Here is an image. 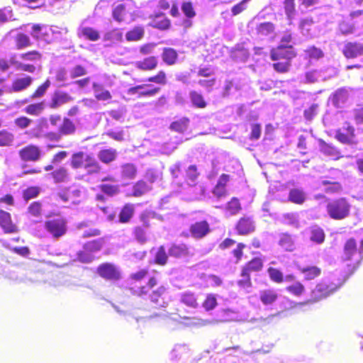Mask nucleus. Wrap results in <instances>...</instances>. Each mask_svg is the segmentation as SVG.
<instances>
[{
  "instance_id": "obj_1",
  "label": "nucleus",
  "mask_w": 363,
  "mask_h": 363,
  "mask_svg": "<svg viewBox=\"0 0 363 363\" xmlns=\"http://www.w3.org/2000/svg\"><path fill=\"white\" fill-rule=\"evenodd\" d=\"M157 284V279L155 277L149 278L147 286L138 288H130V291L132 294L145 298L148 295L150 301L157 307L165 308L168 303L167 301V289L164 286H161L155 290L150 291Z\"/></svg>"
},
{
  "instance_id": "obj_2",
  "label": "nucleus",
  "mask_w": 363,
  "mask_h": 363,
  "mask_svg": "<svg viewBox=\"0 0 363 363\" xmlns=\"http://www.w3.org/2000/svg\"><path fill=\"white\" fill-rule=\"evenodd\" d=\"M347 278L348 277H344L342 281L338 279L337 283L330 281L327 279H323L311 291V301L316 302L330 296L343 284Z\"/></svg>"
},
{
  "instance_id": "obj_3",
  "label": "nucleus",
  "mask_w": 363,
  "mask_h": 363,
  "mask_svg": "<svg viewBox=\"0 0 363 363\" xmlns=\"http://www.w3.org/2000/svg\"><path fill=\"white\" fill-rule=\"evenodd\" d=\"M350 207V203L345 198H339L328 202L326 210L331 218L342 220L349 216Z\"/></svg>"
},
{
  "instance_id": "obj_4",
  "label": "nucleus",
  "mask_w": 363,
  "mask_h": 363,
  "mask_svg": "<svg viewBox=\"0 0 363 363\" xmlns=\"http://www.w3.org/2000/svg\"><path fill=\"white\" fill-rule=\"evenodd\" d=\"M67 220L62 216H55L45 220L44 226L46 231L54 239H60L67 232Z\"/></svg>"
},
{
  "instance_id": "obj_5",
  "label": "nucleus",
  "mask_w": 363,
  "mask_h": 363,
  "mask_svg": "<svg viewBox=\"0 0 363 363\" xmlns=\"http://www.w3.org/2000/svg\"><path fill=\"white\" fill-rule=\"evenodd\" d=\"M292 42L291 34L285 33L281 40V43L277 50H273L271 52L272 60H277L279 58L291 59L296 56L294 48L289 45Z\"/></svg>"
},
{
  "instance_id": "obj_6",
  "label": "nucleus",
  "mask_w": 363,
  "mask_h": 363,
  "mask_svg": "<svg viewBox=\"0 0 363 363\" xmlns=\"http://www.w3.org/2000/svg\"><path fill=\"white\" fill-rule=\"evenodd\" d=\"M303 236L314 245H322L325 240L323 229L318 225H312L302 232Z\"/></svg>"
},
{
  "instance_id": "obj_7",
  "label": "nucleus",
  "mask_w": 363,
  "mask_h": 363,
  "mask_svg": "<svg viewBox=\"0 0 363 363\" xmlns=\"http://www.w3.org/2000/svg\"><path fill=\"white\" fill-rule=\"evenodd\" d=\"M354 255L363 257V239L361 240L359 252L357 253V243L354 239L350 238L345 244L344 254L342 255L343 261H349Z\"/></svg>"
},
{
  "instance_id": "obj_8",
  "label": "nucleus",
  "mask_w": 363,
  "mask_h": 363,
  "mask_svg": "<svg viewBox=\"0 0 363 363\" xmlns=\"http://www.w3.org/2000/svg\"><path fill=\"white\" fill-rule=\"evenodd\" d=\"M160 91L158 87H152L150 84H141L133 86L128 89V94L129 95H138L140 97H150L155 96Z\"/></svg>"
},
{
  "instance_id": "obj_9",
  "label": "nucleus",
  "mask_w": 363,
  "mask_h": 363,
  "mask_svg": "<svg viewBox=\"0 0 363 363\" xmlns=\"http://www.w3.org/2000/svg\"><path fill=\"white\" fill-rule=\"evenodd\" d=\"M342 53L347 59L362 56L363 55V44L359 42H348L344 45Z\"/></svg>"
},
{
  "instance_id": "obj_10",
  "label": "nucleus",
  "mask_w": 363,
  "mask_h": 363,
  "mask_svg": "<svg viewBox=\"0 0 363 363\" xmlns=\"http://www.w3.org/2000/svg\"><path fill=\"white\" fill-rule=\"evenodd\" d=\"M189 231L193 238H203L210 232V225L206 220L196 221L190 225Z\"/></svg>"
},
{
  "instance_id": "obj_11",
  "label": "nucleus",
  "mask_w": 363,
  "mask_h": 363,
  "mask_svg": "<svg viewBox=\"0 0 363 363\" xmlns=\"http://www.w3.org/2000/svg\"><path fill=\"white\" fill-rule=\"evenodd\" d=\"M99 274L107 279L117 280L120 278V273L114 265L110 263H104L98 267Z\"/></svg>"
},
{
  "instance_id": "obj_12",
  "label": "nucleus",
  "mask_w": 363,
  "mask_h": 363,
  "mask_svg": "<svg viewBox=\"0 0 363 363\" xmlns=\"http://www.w3.org/2000/svg\"><path fill=\"white\" fill-rule=\"evenodd\" d=\"M279 245L286 252H293L296 249L294 237L288 233H282L278 236Z\"/></svg>"
},
{
  "instance_id": "obj_13",
  "label": "nucleus",
  "mask_w": 363,
  "mask_h": 363,
  "mask_svg": "<svg viewBox=\"0 0 363 363\" xmlns=\"http://www.w3.org/2000/svg\"><path fill=\"white\" fill-rule=\"evenodd\" d=\"M20 156L23 160L37 161L40 157V150L34 145H28L20 150Z\"/></svg>"
},
{
  "instance_id": "obj_14",
  "label": "nucleus",
  "mask_w": 363,
  "mask_h": 363,
  "mask_svg": "<svg viewBox=\"0 0 363 363\" xmlns=\"http://www.w3.org/2000/svg\"><path fill=\"white\" fill-rule=\"evenodd\" d=\"M236 229L240 235L249 234L255 230L254 222L250 217L241 218L236 225Z\"/></svg>"
},
{
  "instance_id": "obj_15",
  "label": "nucleus",
  "mask_w": 363,
  "mask_h": 363,
  "mask_svg": "<svg viewBox=\"0 0 363 363\" xmlns=\"http://www.w3.org/2000/svg\"><path fill=\"white\" fill-rule=\"evenodd\" d=\"M348 99V91L345 88H340L336 90L331 97L332 104L335 108H342Z\"/></svg>"
},
{
  "instance_id": "obj_16",
  "label": "nucleus",
  "mask_w": 363,
  "mask_h": 363,
  "mask_svg": "<svg viewBox=\"0 0 363 363\" xmlns=\"http://www.w3.org/2000/svg\"><path fill=\"white\" fill-rule=\"evenodd\" d=\"M72 100V96H69L67 93L61 91H55L52 97L50 107L52 108H56Z\"/></svg>"
},
{
  "instance_id": "obj_17",
  "label": "nucleus",
  "mask_w": 363,
  "mask_h": 363,
  "mask_svg": "<svg viewBox=\"0 0 363 363\" xmlns=\"http://www.w3.org/2000/svg\"><path fill=\"white\" fill-rule=\"evenodd\" d=\"M0 225L5 233H11L16 231V226L11 221L9 213L0 210Z\"/></svg>"
},
{
  "instance_id": "obj_18",
  "label": "nucleus",
  "mask_w": 363,
  "mask_h": 363,
  "mask_svg": "<svg viewBox=\"0 0 363 363\" xmlns=\"http://www.w3.org/2000/svg\"><path fill=\"white\" fill-rule=\"evenodd\" d=\"M189 253L188 247L185 244H172L168 250V254L171 257L182 258Z\"/></svg>"
},
{
  "instance_id": "obj_19",
  "label": "nucleus",
  "mask_w": 363,
  "mask_h": 363,
  "mask_svg": "<svg viewBox=\"0 0 363 363\" xmlns=\"http://www.w3.org/2000/svg\"><path fill=\"white\" fill-rule=\"evenodd\" d=\"M306 199V194L303 189L294 188L289 191V200L296 204H302Z\"/></svg>"
},
{
  "instance_id": "obj_20",
  "label": "nucleus",
  "mask_w": 363,
  "mask_h": 363,
  "mask_svg": "<svg viewBox=\"0 0 363 363\" xmlns=\"http://www.w3.org/2000/svg\"><path fill=\"white\" fill-rule=\"evenodd\" d=\"M135 208L133 204L127 203L121 210L118 214V222L122 223H128L133 217Z\"/></svg>"
},
{
  "instance_id": "obj_21",
  "label": "nucleus",
  "mask_w": 363,
  "mask_h": 363,
  "mask_svg": "<svg viewBox=\"0 0 363 363\" xmlns=\"http://www.w3.org/2000/svg\"><path fill=\"white\" fill-rule=\"evenodd\" d=\"M93 90L96 99L99 101H107L112 97L110 91L105 89L101 84L94 83Z\"/></svg>"
},
{
  "instance_id": "obj_22",
  "label": "nucleus",
  "mask_w": 363,
  "mask_h": 363,
  "mask_svg": "<svg viewBox=\"0 0 363 363\" xmlns=\"http://www.w3.org/2000/svg\"><path fill=\"white\" fill-rule=\"evenodd\" d=\"M33 82V78L30 76H26L22 78H18L13 81L12 84V89L14 91H21L27 89Z\"/></svg>"
},
{
  "instance_id": "obj_23",
  "label": "nucleus",
  "mask_w": 363,
  "mask_h": 363,
  "mask_svg": "<svg viewBox=\"0 0 363 363\" xmlns=\"http://www.w3.org/2000/svg\"><path fill=\"white\" fill-rule=\"evenodd\" d=\"M117 152L116 150L110 148L102 150L99 152L98 157L99 160L106 164L110 163L111 162L116 160Z\"/></svg>"
},
{
  "instance_id": "obj_24",
  "label": "nucleus",
  "mask_w": 363,
  "mask_h": 363,
  "mask_svg": "<svg viewBox=\"0 0 363 363\" xmlns=\"http://www.w3.org/2000/svg\"><path fill=\"white\" fill-rule=\"evenodd\" d=\"M189 99L193 106L196 108H203L207 105L202 94L196 91L189 92Z\"/></svg>"
},
{
  "instance_id": "obj_25",
  "label": "nucleus",
  "mask_w": 363,
  "mask_h": 363,
  "mask_svg": "<svg viewBox=\"0 0 363 363\" xmlns=\"http://www.w3.org/2000/svg\"><path fill=\"white\" fill-rule=\"evenodd\" d=\"M305 279L312 280L320 274L321 270L316 266L306 267L300 269Z\"/></svg>"
},
{
  "instance_id": "obj_26",
  "label": "nucleus",
  "mask_w": 363,
  "mask_h": 363,
  "mask_svg": "<svg viewBox=\"0 0 363 363\" xmlns=\"http://www.w3.org/2000/svg\"><path fill=\"white\" fill-rule=\"evenodd\" d=\"M178 57L177 52L172 48H166L164 49L162 52V59L164 62L169 65H174Z\"/></svg>"
},
{
  "instance_id": "obj_27",
  "label": "nucleus",
  "mask_w": 363,
  "mask_h": 363,
  "mask_svg": "<svg viewBox=\"0 0 363 363\" xmlns=\"http://www.w3.org/2000/svg\"><path fill=\"white\" fill-rule=\"evenodd\" d=\"M128 3H121L116 6V7L113 10V18L120 22L123 21V17L128 13L127 10Z\"/></svg>"
},
{
  "instance_id": "obj_28",
  "label": "nucleus",
  "mask_w": 363,
  "mask_h": 363,
  "mask_svg": "<svg viewBox=\"0 0 363 363\" xmlns=\"http://www.w3.org/2000/svg\"><path fill=\"white\" fill-rule=\"evenodd\" d=\"M51 175L55 183L65 182L69 177L67 169L64 167H60L52 172Z\"/></svg>"
},
{
  "instance_id": "obj_29",
  "label": "nucleus",
  "mask_w": 363,
  "mask_h": 363,
  "mask_svg": "<svg viewBox=\"0 0 363 363\" xmlns=\"http://www.w3.org/2000/svg\"><path fill=\"white\" fill-rule=\"evenodd\" d=\"M157 65V58L155 57H149L142 61L138 62L137 67L144 70H150L155 69Z\"/></svg>"
},
{
  "instance_id": "obj_30",
  "label": "nucleus",
  "mask_w": 363,
  "mask_h": 363,
  "mask_svg": "<svg viewBox=\"0 0 363 363\" xmlns=\"http://www.w3.org/2000/svg\"><path fill=\"white\" fill-rule=\"evenodd\" d=\"M50 27L47 26H39V25H34L32 27V31L31 35L32 36L38 40H43V37L45 36V34H46V32H50Z\"/></svg>"
},
{
  "instance_id": "obj_31",
  "label": "nucleus",
  "mask_w": 363,
  "mask_h": 363,
  "mask_svg": "<svg viewBox=\"0 0 363 363\" xmlns=\"http://www.w3.org/2000/svg\"><path fill=\"white\" fill-rule=\"evenodd\" d=\"M189 348L185 344H178L174 346L171 352L172 359H180L183 356L188 354Z\"/></svg>"
},
{
  "instance_id": "obj_32",
  "label": "nucleus",
  "mask_w": 363,
  "mask_h": 363,
  "mask_svg": "<svg viewBox=\"0 0 363 363\" xmlns=\"http://www.w3.org/2000/svg\"><path fill=\"white\" fill-rule=\"evenodd\" d=\"M180 301L182 303L191 308H196L197 302L194 294L186 291L181 294Z\"/></svg>"
},
{
  "instance_id": "obj_33",
  "label": "nucleus",
  "mask_w": 363,
  "mask_h": 363,
  "mask_svg": "<svg viewBox=\"0 0 363 363\" xmlns=\"http://www.w3.org/2000/svg\"><path fill=\"white\" fill-rule=\"evenodd\" d=\"M150 187L147 182L140 180L135 183L133 186V195L134 196H140L147 192Z\"/></svg>"
},
{
  "instance_id": "obj_34",
  "label": "nucleus",
  "mask_w": 363,
  "mask_h": 363,
  "mask_svg": "<svg viewBox=\"0 0 363 363\" xmlns=\"http://www.w3.org/2000/svg\"><path fill=\"white\" fill-rule=\"evenodd\" d=\"M277 298V294L274 291L265 290L260 293V300L265 304H271Z\"/></svg>"
},
{
  "instance_id": "obj_35",
  "label": "nucleus",
  "mask_w": 363,
  "mask_h": 363,
  "mask_svg": "<svg viewBox=\"0 0 363 363\" xmlns=\"http://www.w3.org/2000/svg\"><path fill=\"white\" fill-rule=\"evenodd\" d=\"M122 176L126 179L135 178L137 173V168L135 164L127 163L122 166Z\"/></svg>"
},
{
  "instance_id": "obj_36",
  "label": "nucleus",
  "mask_w": 363,
  "mask_h": 363,
  "mask_svg": "<svg viewBox=\"0 0 363 363\" xmlns=\"http://www.w3.org/2000/svg\"><path fill=\"white\" fill-rule=\"evenodd\" d=\"M282 222L291 226L298 228L299 225L298 216L294 213H288L282 216Z\"/></svg>"
},
{
  "instance_id": "obj_37",
  "label": "nucleus",
  "mask_w": 363,
  "mask_h": 363,
  "mask_svg": "<svg viewBox=\"0 0 363 363\" xmlns=\"http://www.w3.org/2000/svg\"><path fill=\"white\" fill-rule=\"evenodd\" d=\"M189 120L186 118H182L179 121L171 123L170 128L179 133H183L187 130Z\"/></svg>"
},
{
  "instance_id": "obj_38",
  "label": "nucleus",
  "mask_w": 363,
  "mask_h": 363,
  "mask_svg": "<svg viewBox=\"0 0 363 363\" xmlns=\"http://www.w3.org/2000/svg\"><path fill=\"white\" fill-rule=\"evenodd\" d=\"M75 125L73 122L67 118H65L62 124L60 127V131L63 135L72 134L75 131Z\"/></svg>"
},
{
  "instance_id": "obj_39",
  "label": "nucleus",
  "mask_w": 363,
  "mask_h": 363,
  "mask_svg": "<svg viewBox=\"0 0 363 363\" xmlns=\"http://www.w3.org/2000/svg\"><path fill=\"white\" fill-rule=\"evenodd\" d=\"M11 63L17 69L28 72L30 73H33L35 70V67L33 65L30 64H24L21 62L16 60V57H11Z\"/></svg>"
},
{
  "instance_id": "obj_40",
  "label": "nucleus",
  "mask_w": 363,
  "mask_h": 363,
  "mask_svg": "<svg viewBox=\"0 0 363 363\" xmlns=\"http://www.w3.org/2000/svg\"><path fill=\"white\" fill-rule=\"evenodd\" d=\"M263 264L260 258L255 257L250 261L242 269H247V272H258L262 268Z\"/></svg>"
},
{
  "instance_id": "obj_41",
  "label": "nucleus",
  "mask_w": 363,
  "mask_h": 363,
  "mask_svg": "<svg viewBox=\"0 0 363 363\" xmlns=\"http://www.w3.org/2000/svg\"><path fill=\"white\" fill-rule=\"evenodd\" d=\"M114 309L120 315H123L128 321H130V319H135L137 323L141 320L145 319L144 317L139 316L135 311H124L119 309V308L115 305L113 306Z\"/></svg>"
},
{
  "instance_id": "obj_42",
  "label": "nucleus",
  "mask_w": 363,
  "mask_h": 363,
  "mask_svg": "<svg viewBox=\"0 0 363 363\" xmlns=\"http://www.w3.org/2000/svg\"><path fill=\"white\" fill-rule=\"evenodd\" d=\"M144 35V30L140 27H136L132 30L128 31L126 35L128 41H136L142 38Z\"/></svg>"
},
{
  "instance_id": "obj_43",
  "label": "nucleus",
  "mask_w": 363,
  "mask_h": 363,
  "mask_svg": "<svg viewBox=\"0 0 363 363\" xmlns=\"http://www.w3.org/2000/svg\"><path fill=\"white\" fill-rule=\"evenodd\" d=\"M13 135L6 130H0V146H9L11 145L13 141Z\"/></svg>"
},
{
  "instance_id": "obj_44",
  "label": "nucleus",
  "mask_w": 363,
  "mask_h": 363,
  "mask_svg": "<svg viewBox=\"0 0 363 363\" xmlns=\"http://www.w3.org/2000/svg\"><path fill=\"white\" fill-rule=\"evenodd\" d=\"M186 175L189 185H194L197 177L199 175L196 167L195 165H190L186 170Z\"/></svg>"
},
{
  "instance_id": "obj_45",
  "label": "nucleus",
  "mask_w": 363,
  "mask_h": 363,
  "mask_svg": "<svg viewBox=\"0 0 363 363\" xmlns=\"http://www.w3.org/2000/svg\"><path fill=\"white\" fill-rule=\"evenodd\" d=\"M270 279L277 283H281L284 281L283 273L277 268L269 267L267 269Z\"/></svg>"
},
{
  "instance_id": "obj_46",
  "label": "nucleus",
  "mask_w": 363,
  "mask_h": 363,
  "mask_svg": "<svg viewBox=\"0 0 363 363\" xmlns=\"http://www.w3.org/2000/svg\"><path fill=\"white\" fill-rule=\"evenodd\" d=\"M123 33L120 29H113L104 35V40L118 42L121 40Z\"/></svg>"
},
{
  "instance_id": "obj_47",
  "label": "nucleus",
  "mask_w": 363,
  "mask_h": 363,
  "mask_svg": "<svg viewBox=\"0 0 363 363\" xmlns=\"http://www.w3.org/2000/svg\"><path fill=\"white\" fill-rule=\"evenodd\" d=\"M84 249L90 252L91 254L99 251L102 247L101 241L99 240H94L84 245Z\"/></svg>"
},
{
  "instance_id": "obj_48",
  "label": "nucleus",
  "mask_w": 363,
  "mask_h": 363,
  "mask_svg": "<svg viewBox=\"0 0 363 363\" xmlns=\"http://www.w3.org/2000/svg\"><path fill=\"white\" fill-rule=\"evenodd\" d=\"M182 11L186 18H194L196 16V11L193 4L191 1H184L182 4Z\"/></svg>"
},
{
  "instance_id": "obj_49",
  "label": "nucleus",
  "mask_w": 363,
  "mask_h": 363,
  "mask_svg": "<svg viewBox=\"0 0 363 363\" xmlns=\"http://www.w3.org/2000/svg\"><path fill=\"white\" fill-rule=\"evenodd\" d=\"M307 56L311 60H318L323 57V52L315 46H310L305 50Z\"/></svg>"
},
{
  "instance_id": "obj_50",
  "label": "nucleus",
  "mask_w": 363,
  "mask_h": 363,
  "mask_svg": "<svg viewBox=\"0 0 363 363\" xmlns=\"http://www.w3.org/2000/svg\"><path fill=\"white\" fill-rule=\"evenodd\" d=\"M167 259L166 250L163 246H160L155 255V262L158 264L164 265L167 262Z\"/></svg>"
},
{
  "instance_id": "obj_51",
  "label": "nucleus",
  "mask_w": 363,
  "mask_h": 363,
  "mask_svg": "<svg viewBox=\"0 0 363 363\" xmlns=\"http://www.w3.org/2000/svg\"><path fill=\"white\" fill-rule=\"evenodd\" d=\"M45 108L44 102L32 104L26 106V111L30 115H38Z\"/></svg>"
},
{
  "instance_id": "obj_52",
  "label": "nucleus",
  "mask_w": 363,
  "mask_h": 363,
  "mask_svg": "<svg viewBox=\"0 0 363 363\" xmlns=\"http://www.w3.org/2000/svg\"><path fill=\"white\" fill-rule=\"evenodd\" d=\"M335 137L343 144L350 145L353 143V139L342 129H339L335 132Z\"/></svg>"
},
{
  "instance_id": "obj_53",
  "label": "nucleus",
  "mask_w": 363,
  "mask_h": 363,
  "mask_svg": "<svg viewBox=\"0 0 363 363\" xmlns=\"http://www.w3.org/2000/svg\"><path fill=\"white\" fill-rule=\"evenodd\" d=\"M77 259L82 263H90L93 261L94 256L90 252L84 250L79 251L77 254Z\"/></svg>"
},
{
  "instance_id": "obj_54",
  "label": "nucleus",
  "mask_w": 363,
  "mask_h": 363,
  "mask_svg": "<svg viewBox=\"0 0 363 363\" xmlns=\"http://www.w3.org/2000/svg\"><path fill=\"white\" fill-rule=\"evenodd\" d=\"M82 34L89 40L96 41L99 38V33L95 29L85 27L82 29Z\"/></svg>"
},
{
  "instance_id": "obj_55",
  "label": "nucleus",
  "mask_w": 363,
  "mask_h": 363,
  "mask_svg": "<svg viewBox=\"0 0 363 363\" xmlns=\"http://www.w3.org/2000/svg\"><path fill=\"white\" fill-rule=\"evenodd\" d=\"M226 209L231 215L236 214L240 209V203L238 199L233 198L230 201L228 202Z\"/></svg>"
},
{
  "instance_id": "obj_56",
  "label": "nucleus",
  "mask_w": 363,
  "mask_h": 363,
  "mask_svg": "<svg viewBox=\"0 0 363 363\" xmlns=\"http://www.w3.org/2000/svg\"><path fill=\"white\" fill-rule=\"evenodd\" d=\"M16 42L18 49H21L30 44V38L24 33H18L16 38Z\"/></svg>"
},
{
  "instance_id": "obj_57",
  "label": "nucleus",
  "mask_w": 363,
  "mask_h": 363,
  "mask_svg": "<svg viewBox=\"0 0 363 363\" xmlns=\"http://www.w3.org/2000/svg\"><path fill=\"white\" fill-rule=\"evenodd\" d=\"M40 193V189L37 186H30L27 188L23 191V199L26 201L34 199L38 196Z\"/></svg>"
},
{
  "instance_id": "obj_58",
  "label": "nucleus",
  "mask_w": 363,
  "mask_h": 363,
  "mask_svg": "<svg viewBox=\"0 0 363 363\" xmlns=\"http://www.w3.org/2000/svg\"><path fill=\"white\" fill-rule=\"evenodd\" d=\"M50 86V82L49 79H47L42 85H40L36 91L33 93L32 95V99H36V98H40L42 97L45 92L47 91L48 89Z\"/></svg>"
},
{
  "instance_id": "obj_59",
  "label": "nucleus",
  "mask_w": 363,
  "mask_h": 363,
  "mask_svg": "<svg viewBox=\"0 0 363 363\" xmlns=\"http://www.w3.org/2000/svg\"><path fill=\"white\" fill-rule=\"evenodd\" d=\"M284 6L287 17L291 19L295 13L294 0H284Z\"/></svg>"
},
{
  "instance_id": "obj_60",
  "label": "nucleus",
  "mask_w": 363,
  "mask_h": 363,
  "mask_svg": "<svg viewBox=\"0 0 363 363\" xmlns=\"http://www.w3.org/2000/svg\"><path fill=\"white\" fill-rule=\"evenodd\" d=\"M12 16V10L10 7H4L3 9H0V24L11 20Z\"/></svg>"
},
{
  "instance_id": "obj_61",
  "label": "nucleus",
  "mask_w": 363,
  "mask_h": 363,
  "mask_svg": "<svg viewBox=\"0 0 363 363\" xmlns=\"http://www.w3.org/2000/svg\"><path fill=\"white\" fill-rule=\"evenodd\" d=\"M274 30V25L269 22L260 23L257 28L258 33L267 35Z\"/></svg>"
},
{
  "instance_id": "obj_62",
  "label": "nucleus",
  "mask_w": 363,
  "mask_h": 363,
  "mask_svg": "<svg viewBox=\"0 0 363 363\" xmlns=\"http://www.w3.org/2000/svg\"><path fill=\"white\" fill-rule=\"evenodd\" d=\"M83 161H84V153L82 152H79L73 154V155L72 157L71 164L74 168L77 169V168L80 167L82 165Z\"/></svg>"
},
{
  "instance_id": "obj_63",
  "label": "nucleus",
  "mask_w": 363,
  "mask_h": 363,
  "mask_svg": "<svg viewBox=\"0 0 363 363\" xmlns=\"http://www.w3.org/2000/svg\"><path fill=\"white\" fill-rule=\"evenodd\" d=\"M241 276L242 279L238 281V285L243 288H247L251 286L250 275L247 272V269H242Z\"/></svg>"
},
{
  "instance_id": "obj_64",
  "label": "nucleus",
  "mask_w": 363,
  "mask_h": 363,
  "mask_svg": "<svg viewBox=\"0 0 363 363\" xmlns=\"http://www.w3.org/2000/svg\"><path fill=\"white\" fill-rule=\"evenodd\" d=\"M286 289L290 293H291L296 296H299L303 292L304 286L300 282H296V284L288 286L286 288Z\"/></svg>"
}]
</instances>
